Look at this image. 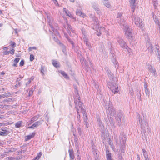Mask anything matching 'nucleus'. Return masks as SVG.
<instances>
[{
    "instance_id": "f257e3e1",
    "label": "nucleus",
    "mask_w": 160,
    "mask_h": 160,
    "mask_svg": "<svg viewBox=\"0 0 160 160\" xmlns=\"http://www.w3.org/2000/svg\"><path fill=\"white\" fill-rule=\"evenodd\" d=\"M75 108L77 109V115H79V110L81 109V110L82 109V103L80 101V99L79 98H77L75 100Z\"/></svg>"
},
{
    "instance_id": "f03ea898",
    "label": "nucleus",
    "mask_w": 160,
    "mask_h": 160,
    "mask_svg": "<svg viewBox=\"0 0 160 160\" xmlns=\"http://www.w3.org/2000/svg\"><path fill=\"white\" fill-rule=\"evenodd\" d=\"M134 20L136 25L138 27H142V20H141L140 18L138 17H136L135 18Z\"/></svg>"
},
{
    "instance_id": "7ed1b4c3",
    "label": "nucleus",
    "mask_w": 160,
    "mask_h": 160,
    "mask_svg": "<svg viewBox=\"0 0 160 160\" xmlns=\"http://www.w3.org/2000/svg\"><path fill=\"white\" fill-rule=\"evenodd\" d=\"M136 0H129V1L132 10L133 12L134 11L135 8L136 6L135 4V2Z\"/></svg>"
},
{
    "instance_id": "20e7f679",
    "label": "nucleus",
    "mask_w": 160,
    "mask_h": 160,
    "mask_svg": "<svg viewBox=\"0 0 160 160\" xmlns=\"http://www.w3.org/2000/svg\"><path fill=\"white\" fill-rule=\"evenodd\" d=\"M125 35L126 37L128 39H130L132 38V33L130 28H128L125 31Z\"/></svg>"
},
{
    "instance_id": "39448f33",
    "label": "nucleus",
    "mask_w": 160,
    "mask_h": 160,
    "mask_svg": "<svg viewBox=\"0 0 160 160\" xmlns=\"http://www.w3.org/2000/svg\"><path fill=\"white\" fill-rule=\"evenodd\" d=\"M35 134V132H32L31 135L26 136L25 137V141H27L29 140L31 138L34 137Z\"/></svg>"
},
{
    "instance_id": "423d86ee",
    "label": "nucleus",
    "mask_w": 160,
    "mask_h": 160,
    "mask_svg": "<svg viewBox=\"0 0 160 160\" xmlns=\"http://www.w3.org/2000/svg\"><path fill=\"white\" fill-rule=\"evenodd\" d=\"M2 131H0V136H6L8 134L9 132L6 130L1 129Z\"/></svg>"
},
{
    "instance_id": "0eeeda50",
    "label": "nucleus",
    "mask_w": 160,
    "mask_h": 160,
    "mask_svg": "<svg viewBox=\"0 0 160 160\" xmlns=\"http://www.w3.org/2000/svg\"><path fill=\"white\" fill-rule=\"evenodd\" d=\"M39 122H35L34 124H33L32 126L30 127H28V128H32V129H34L35 128L37 127H38L39 124Z\"/></svg>"
},
{
    "instance_id": "6e6552de",
    "label": "nucleus",
    "mask_w": 160,
    "mask_h": 160,
    "mask_svg": "<svg viewBox=\"0 0 160 160\" xmlns=\"http://www.w3.org/2000/svg\"><path fill=\"white\" fill-rule=\"evenodd\" d=\"M22 123V121H19L17 122L15 124V127L16 128H19L21 126Z\"/></svg>"
},
{
    "instance_id": "1a4fd4ad",
    "label": "nucleus",
    "mask_w": 160,
    "mask_h": 160,
    "mask_svg": "<svg viewBox=\"0 0 160 160\" xmlns=\"http://www.w3.org/2000/svg\"><path fill=\"white\" fill-rule=\"evenodd\" d=\"M20 60V58H16L14 60V64L13 66L14 67H17V63L19 62Z\"/></svg>"
},
{
    "instance_id": "9d476101",
    "label": "nucleus",
    "mask_w": 160,
    "mask_h": 160,
    "mask_svg": "<svg viewBox=\"0 0 160 160\" xmlns=\"http://www.w3.org/2000/svg\"><path fill=\"white\" fill-rule=\"evenodd\" d=\"M38 116H35L32 117L30 121V124H31L33 122L36 121L38 119Z\"/></svg>"
},
{
    "instance_id": "9b49d317",
    "label": "nucleus",
    "mask_w": 160,
    "mask_h": 160,
    "mask_svg": "<svg viewBox=\"0 0 160 160\" xmlns=\"http://www.w3.org/2000/svg\"><path fill=\"white\" fill-rule=\"evenodd\" d=\"M42 154V152H40L38 153V154L37 156L33 160H38L41 157Z\"/></svg>"
},
{
    "instance_id": "f8f14e48",
    "label": "nucleus",
    "mask_w": 160,
    "mask_h": 160,
    "mask_svg": "<svg viewBox=\"0 0 160 160\" xmlns=\"http://www.w3.org/2000/svg\"><path fill=\"white\" fill-rule=\"evenodd\" d=\"M60 73H61L62 75L65 78L67 79H69V77H68V75L66 74V72L63 71H60Z\"/></svg>"
},
{
    "instance_id": "ddd939ff",
    "label": "nucleus",
    "mask_w": 160,
    "mask_h": 160,
    "mask_svg": "<svg viewBox=\"0 0 160 160\" xmlns=\"http://www.w3.org/2000/svg\"><path fill=\"white\" fill-rule=\"evenodd\" d=\"M52 63L55 67H59V64L57 61H53Z\"/></svg>"
},
{
    "instance_id": "4468645a",
    "label": "nucleus",
    "mask_w": 160,
    "mask_h": 160,
    "mask_svg": "<svg viewBox=\"0 0 160 160\" xmlns=\"http://www.w3.org/2000/svg\"><path fill=\"white\" fill-rule=\"evenodd\" d=\"M69 155L70 158L73 159L74 158V156L73 154V152L72 151L69 150Z\"/></svg>"
},
{
    "instance_id": "2eb2a0df",
    "label": "nucleus",
    "mask_w": 160,
    "mask_h": 160,
    "mask_svg": "<svg viewBox=\"0 0 160 160\" xmlns=\"http://www.w3.org/2000/svg\"><path fill=\"white\" fill-rule=\"evenodd\" d=\"M106 157L107 158H111V154L108 150L106 151Z\"/></svg>"
},
{
    "instance_id": "dca6fc26",
    "label": "nucleus",
    "mask_w": 160,
    "mask_h": 160,
    "mask_svg": "<svg viewBox=\"0 0 160 160\" xmlns=\"http://www.w3.org/2000/svg\"><path fill=\"white\" fill-rule=\"evenodd\" d=\"M4 98L5 97H8L9 96H12V94L10 92H7L6 93L4 94Z\"/></svg>"
},
{
    "instance_id": "f3484780",
    "label": "nucleus",
    "mask_w": 160,
    "mask_h": 160,
    "mask_svg": "<svg viewBox=\"0 0 160 160\" xmlns=\"http://www.w3.org/2000/svg\"><path fill=\"white\" fill-rule=\"evenodd\" d=\"M76 14L77 15H78V16H80L82 15V12L80 10H78L76 11Z\"/></svg>"
},
{
    "instance_id": "a211bd4d",
    "label": "nucleus",
    "mask_w": 160,
    "mask_h": 160,
    "mask_svg": "<svg viewBox=\"0 0 160 160\" xmlns=\"http://www.w3.org/2000/svg\"><path fill=\"white\" fill-rule=\"evenodd\" d=\"M34 59V56L31 54L30 55V60L31 61H32Z\"/></svg>"
},
{
    "instance_id": "6ab92c4d",
    "label": "nucleus",
    "mask_w": 160,
    "mask_h": 160,
    "mask_svg": "<svg viewBox=\"0 0 160 160\" xmlns=\"http://www.w3.org/2000/svg\"><path fill=\"white\" fill-rule=\"evenodd\" d=\"M4 51L3 52V54L4 55H8L10 53V51H8L6 50H4Z\"/></svg>"
},
{
    "instance_id": "aec40b11",
    "label": "nucleus",
    "mask_w": 160,
    "mask_h": 160,
    "mask_svg": "<svg viewBox=\"0 0 160 160\" xmlns=\"http://www.w3.org/2000/svg\"><path fill=\"white\" fill-rule=\"evenodd\" d=\"M36 49L37 48L36 47H30L29 48L28 50L29 51H31L32 49L36 50Z\"/></svg>"
},
{
    "instance_id": "412c9836",
    "label": "nucleus",
    "mask_w": 160,
    "mask_h": 160,
    "mask_svg": "<svg viewBox=\"0 0 160 160\" xmlns=\"http://www.w3.org/2000/svg\"><path fill=\"white\" fill-rule=\"evenodd\" d=\"M24 64V61L23 60H22L20 62V66H23Z\"/></svg>"
},
{
    "instance_id": "4be33fe9",
    "label": "nucleus",
    "mask_w": 160,
    "mask_h": 160,
    "mask_svg": "<svg viewBox=\"0 0 160 160\" xmlns=\"http://www.w3.org/2000/svg\"><path fill=\"white\" fill-rule=\"evenodd\" d=\"M11 45L12 47L14 48L15 47L16 45L15 43L14 42H11Z\"/></svg>"
},
{
    "instance_id": "5701e85b",
    "label": "nucleus",
    "mask_w": 160,
    "mask_h": 160,
    "mask_svg": "<svg viewBox=\"0 0 160 160\" xmlns=\"http://www.w3.org/2000/svg\"><path fill=\"white\" fill-rule=\"evenodd\" d=\"M105 6L108 8H110L111 7L110 4L108 3H106L104 4Z\"/></svg>"
},
{
    "instance_id": "b1692460",
    "label": "nucleus",
    "mask_w": 160,
    "mask_h": 160,
    "mask_svg": "<svg viewBox=\"0 0 160 160\" xmlns=\"http://www.w3.org/2000/svg\"><path fill=\"white\" fill-rule=\"evenodd\" d=\"M14 52H15V50L14 49H12L11 50V51L10 52V53L12 54V55H13L14 54Z\"/></svg>"
},
{
    "instance_id": "393cba45",
    "label": "nucleus",
    "mask_w": 160,
    "mask_h": 160,
    "mask_svg": "<svg viewBox=\"0 0 160 160\" xmlns=\"http://www.w3.org/2000/svg\"><path fill=\"white\" fill-rule=\"evenodd\" d=\"M118 87H117V88L116 87H115V89H116V90L115 91H113V90H112V91L114 92V93L115 94V93H117V92H118Z\"/></svg>"
},
{
    "instance_id": "a878e982",
    "label": "nucleus",
    "mask_w": 160,
    "mask_h": 160,
    "mask_svg": "<svg viewBox=\"0 0 160 160\" xmlns=\"http://www.w3.org/2000/svg\"><path fill=\"white\" fill-rule=\"evenodd\" d=\"M80 17L83 18H84L86 17V15L84 13L82 12V15L80 16Z\"/></svg>"
},
{
    "instance_id": "bb28decb",
    "label": "nucleus",
    "mask_w": 160,
    "mask_h": 160,
    "mask_svg": "<svg viewBox=\"0 0 160 160\" xmlns=\"http://www.w3.org/2000/svg\"><path fill=\"white\" fill-rule=\"evenodd\" d=\"M154 3V6L155 7H157V5H158V3L157 2V1H156V2H153Z\"/></svg>"
},
{
    "instance_id": "cd10ccee",
    "label": "nucleus",
    "mask_w": 160,
    "mask_h": 160,
    "mask_svg": "<svg viewBox=\"0 0 160 160\" xmlns=\"http://www.w3.org/2000/svg\"><path fill=\"white\" fill-rule=\"evenodd\" d=\"M44 71V69L42 67L41 69V72L43 74H44V72H43Z\"/></svg>"
},
{
    "instance_id": "c85d7f7f",
    "label": "nucleus",
    "mask_w": 160,
    "mask_h": 160,
    "mask_svg": "<svg viewBox=\"0 0 160 160\" xmlns=\"http://www.w3.org/2000/svg\"><path fill=\"white\" fill-rule=\"evenodd\" d=\"M4 98V96L3 94L0 95V99L1 98Z\"/></svg>"
},
{
    "instance_id": "c756f323",
    "label": "nucleus",
    "mask_w": 160,
    "mask_h": 160,
    "mask_svg": "<svg viewBox=\"0 0 160 160\" xmlns=\"http://www.w3.org/2000/svg\"><path fill=\"white\" fill-rule=\"evenodd\" d=\"M142 151L143 154L144 155L146 153V151L144 149H142Z\"/></svg>"
},
{
    "instance_id": "7c9ffc66",
    "label": "nucleus",
    "mask_w": 160,
    "mask_h": 160,
    "mask_svg": "<svg viewBox=\"0 0 160 160\" xmlns=\"http://www.w3.org/2000/svg\"><path fill=\"white\" fill-rule=\"evenodd\" d=\"M8 49V48L7 47H5L3 48V50H7Z\"/></svg>"
},
{
    "instance_id": "2f4dec72",
    "label": "nucleus",
    "mask_w": 160,
    "mask_h": 160,
    "mask_svg": "<svg viewBox=\"0 0 160 160\" xmlns=\"http://www.w3.org/2000/svg\"><path fill=\"white\" fill-rule=\"evenodd\" d=\"M145 160H149V159L148 157H146L145 156Z\"/></svg>"
},
{
    "instance_id": "473e14b6",
    "label": "nucleus",
    "mask_w": 160,
    "mask_h": 160,
    "mask_svg": "<svg viewBox=\"0 0 160 160\" xmlns=\"http://www.w3.org/2000/svg\"><path fill=\"white\" fill-rule=\"evenodd\" d=\"M5 73L4 72H1V74L3 75L5 74Z\"/></svg>"
},
{
    "instance_id": "72a5a7b5",
    "label": "nucleus",
    "mask_w": 160,
    "mask_h": 160,
    "mask_svg": "<svg viewBox=\"0 0 160 160\" xmlns=\"http://www.w3.org/2000/svg\"><path fill=\"white\" fill-rule=\"evenodd\" d=\"M108 160H113L111 158H107Z\"/></svg>"
},
{
    "instance_id": "f704fd0d",
    "label": "nucleus",
    "mask_w": 160,
    "mask_h": 160,
    "mask_svg": "<svg viewBox=\"0 0 160 160\" xmlns=\"http://www.w3.org/2000/svg\"><path fill=\"white\" fill-rule=\"evenodd\" d=\"M153 2H156V1H157V0H152Z\"/></svg>"
},
{
    "instance_id": "c9c22d12",
    "label": "nucleus",
    "mask_w": 160,
    "mask_h": 160,
    "mask_svg": "<svg viewBox=\"0 0 160 160\" xmlns=\"http://www.w3.org/2000/svg\"><path fill=\"white\" fill-rule=\"evenodd\" d=\"M2 26V23L0 24V27H1Z\"/></svg>"
},
{
    "instance_id": "e433bc0d",
    "label": "nucleus",
    "mask_w": 160,
    "mask_h": 160,
    "mask_svg": "<svg viewBox=\"0 0 160 160\" xmlns=\"http://www.w3.org/2000/svg\"><path fill=\"white\" fill-rule=\"evenodd\" d=\"M2 125V124L0 123V126H1Z\"/></svg>"
},
{
    "instance_id": "4c0bfd02",
    "label": "nucleus",
    "mask_w": 160,
    "mask_h": 160,
    "mask_svg": "<svg viewBox=\"0 0 160 160\" xmlns=\"http://www.w3.org/2000/svg\"><path fill=\"white\" fill-rule=\"evenodd\" d=\"M121 16V14H119V16Z\"/></svg>"
},
{
    "instance_id": "58836bf2",
    "label": "nucleus",
    "mask_w": 160,
    "mask_h": 160,
    "mask_svg": "<svg viewBox=\"0 0 160 160\" xmlns=\"http://www.w3.org/2000/svg\"><path fill=\"white\" fill-rule=\"evenodd\" d=\"M53 1H57V0H53Z\"/></svg>"
},
{
    "instance_id": "ea45409f",
    "label": "nucleus",
    "mask_w": 160,
    "mask_h": 160,
    "mask_svg": "<svg viewBox=\"0 0 160 160\" xmlns=\"http://www.w3.org/2000/svg\"><path fill=\"white\" fill-rule=\"evenodd\" d=\"M1 66L0 65V68H1Z\"/></svg>"
}]
</instances>
